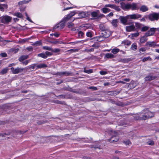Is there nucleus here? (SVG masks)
<instances>
[{"instance_id": "29", "label": "nucleus", "mask_w": 159, "mask_h": 159, "mask_svg": "<svg viewBox=\"0 0 159 159\" xmlns=\"http://www.w3.org/2000/svg\"><path fill=\"white\" fill-rule=\"evenodd\" d=\"M43 48L44 49L50 51H52V48L48 47V46H43Z\"/></svg>"}, {"instance_id": "54", "label": "nucleus", "mask_w": 159, "mask_h": 159, "mask_svg": "<svg viewBox=\"0 0 159 159\" xmlns=\"http://www.w3.org/2000/svg\"><path fill=\"white\" fill-rule=\"evenodd\" d=\"M0 55L3 57H6L7 56V54L5 53H1Z\"/></svg>"}, {"instance_id": "27", "label": "nucleus", "mask_w": 159, "mask_h": 159, "mask_svg": "<svg viewBox=\"0 0 159 159\" xmlns=\"http://www.w3.org/2000/svg\"><path fill=\"white\" fill-rule=\"evenodd\" d=\"M14 16H16L20 18H22L23 16L19 12L15 13L14 14Z\"/></svg>"}, {"instance_id": "15", "label": "nucleus", "mask_w": 159, "mask_h": 159, "mask_svg": "<svg viewBox=\"0 0 159 159\" xmlns=\"http://www.w3.org/2000/svg\"><path fill=\"white\" fill-rule=\"evenodd\" d=\"M147 37L145 35L142 37H141L140 39V42L143 43H145L148 40Z\"/></svg>"}, {"instance_id": "21", "label": "nucleus", "mask_w": 159, "mask_h": 159, "mask_svg": "<svg viewBox=\"0 0 159 159\" xmlns=\"http://www.w3.org/2000/svg\"><path fill=\"white\" fill-rule=\"evenodd\" d=\"M28 58V56L27 55L22 56L19 58V60L20 61H22Z\"/></svg>"}, {"instance_id": "61", "label": "nucleus", "mask_w": 159, "mask_h": 159, "mask_svg": "<svg viewBox=\"0 0 159 159\" xmlns=\"http://www.w3.org/2000/svg\"><path fill=\"white\" fill-rule=\"evenodd\" d=\"M27 49L30 51H31L32 49V48L31 47H28L27 48Z\"/></svg>"}, {"instance_id": "51", "label": "nucleus", "mask_w": 159, "mask_h": 159, "mask_svg": "<svg viewBox=\"0 0 159 159\" xmlns=\"http://www.w3.org/2000/svg\"><path fill=\"white\" fill-rule=\"evenodd\" d=\"M50 35L51 36H53V35L55 36L56 37H57L59 36V34L57 33H54V34H50Z\"/></svg>"}, {"instance_id": "63", "label": "nucleus", "mask_w": 159, "mask_h": 159, "mask_svg": "<svg viewBox=\"0 0 159 159\" xmlns=\"http://www.w3.org/2000/svg\"><path fill=\"white\" fill-rule=\"evenodd\" d=\"M124 80L126 82H129L130 81L129 79H124Z\"/></svg>"}, {"instance_id": "50", "label": "nucleus", "mask_w": 159, "mask_h": 159, "mask_svg": "<svg viewBox=\"0 0 159 159\" xmlns=\"http://www.w3.org/2000/svg\"><path fill=\"white\" fill-rule=\"evenodd\" d=\"M74 26V25L73 23H70L68 26V27L69 28H72Z\"/></svg>"}, {"instance_id": "19", "label": "nucleus", "mask_w": 159, "mask_h": 159, "mask_svg": "<svg viewBox=\"0 0 159 159\" xmlns=\"http://www.w3.org/2000/svg\"><path fill=\"white\" fill-rule=\"evenodd\" d=\"M148 10V8L145 5L142 6L140 8V10L143 12H145Z\"/></svg>"}, {"instance_id": "20", "label": "nucleus", "mask_w": 159, "mask_h": 159, "mask_svg": "<svg viewBox=\"0 0 159 159\" xmlns=\"http://www.w3.org/2000/svg\"><path fill=\"white\" fill-rule=\"evenodd\" d=\"M31 0H24L23 1H21L18 2V5H20L23 4L27 3Z\"/></svg>"}, {"instance_id": "56", "label": "nucleus", "mask_w": 159, "mask_h": 159, "mask_svg": "<svg viewBox=\"0 0 159 159\" xmlns=\"http://www.w3.org/2000/svg\"><path fill=\"white\" fill-rule=\"evenodd\" d=\"M33 64L34 66V68H35V69H39V68H38V64Z\"/></svg>"}, {"instance_id": "38", "label": "nucleus", "mask_w": 159, "mask_h": 159, "mask_svg": "<svg viewBox=\"0 0 159 159\" xmlns=\"http://www.w3.org/2000/svg\"><path fill=\"white\" fill-rule=\"evenodd\" d=\"M105 6L106 7H111V8H115V6L111 4H106L105 5Z\"/></svg>"}, {"instance_id": "26", "label": "nucleus", "mask_w": 159, "mask_h": 159, "mask_svg": "<svg viewBox=\"0 0 159 159\" xmlns=\"http://www.w3.org/2000/svg\"><path fill=\"white\" fill-rule=\"evenodd\" d=\"M120 51V49L118 48H113L111 52L113 54H116L118 52H119Z\"/></svg>"}, {"instance_id": "23", "label": "nucleus", "mask_w": 159, "mask_h": 159, "mask_svg": "<svg viewBox=\"0 0 159 159\" xmlns=\"http://www.w3.org/2000/svg\"><path fill=\"white\" fill-rule=\"evenodd\" d=\"M149 28V27L148 26H144L143 27H142L141 31L143 32H144L148 30Z\"/></svg>"}, {"instance_id": "40", "label": "nucleus", "mask_w": 159, "mask_h": 159, "mask_svg": "<svg viewBox=\"0 0 159 159\" xmlns=\"http://www.w3.org/2000/svg\"><path fill=\"white\" fill-rule=\"evenodd\" d=\"M7 70L8 69L7 68L4 69L2 70L1 73L2 74H5L7 72Z\"/></svg>"}, {"instance_id": "35", "label": "nucleus", "mask_w": 159, "mask_h": 159, "mask_svg": "<svg viewBox=\"0 0 159 159\" xmlns=\"http://www.w3.org/2000/svg\"><path fill=\"white\" fill-rule=\"evenodd\" d=\"M84 35V33L81 31H80L78 33V35L80 38H81L83 37Z\"/></svg>"}, {"instance_id": "42", "label": "nucleus", "mask_w": 159, "mask_h": 159, "mask_svg": "<svg viewBox=\"0 0 159 159\" xmlns=\"http://www.w3.org/2000/svg\"><path fill=\"white\" fill-rule=\"evenodd\" d=\"M86 36L88 37H92V34L90 32H88L86 33Z\"/></svg>"}, {"instance_id": "31", "label": "nucleus", "mask_w": 159, "mask_h": 159, "mask_svg": "<svg viewBox=\"0 0 159 159\" xmlns=\"http://www.w3.org/2000/svg\"><path fill=\"white\" fill-rule=\"evenodd\" d=\"M137 46L135 44H133L131 47V49L133 50H136L137 49Z\"/></svg>"}, {"instance_id": "32", "label": "nucleus", "mask_w": 159, "mask_h": 159, "mask_svg": "<svg viewBox=\"0 0 159 159\" xmlns=\"http://www.w3.org/2000/svg\"><path fill=\"white\" fill-rule=\"evenodd\" d=\"M10 41L4 40L0 36V42H2L4 45L6 44L7 42H9Z\"/></svg>"}, {"instance_id": "37", "label": "nucleus", "mask_w": 159, "mask_h": 159, "mask_svg": "<svg viewBox=\"0 0 159 159\" xmlns=\"http://www.w3.org/2000/svg\"><path fill=\"white\" fill-rule=\"evenodd\" d=\"M28 69L30 70H33L34 69H35L34 68V65L33 64L29 66L28 67Z\"/></svg>"}, {"instance_id": "62", "label": "nucleus", "mask_w": 159, "mask_h": 159, "mask_svg": "<svg viewBox=\"0 0 159 159\" xmlns=\"http://www.w3.org/2000/svg\"><path fill=\"white\" fill-rule=\"evenodd\" d=\"M141 21L145 22L146 21L145 19L144 18H142L140 20Z\"/></svg>"}, {"instance_id": "48", "label": "nucleus", "mask_w": 159, "mask_h": 159, "mask_svg": "<svg viewBox=\"0 0 159 159\" xmlns=\"http://www.w3.org/2000/svg\"><path fill=\"white\" fill-rule=\"evenodd\" d=\"M89 88L90 89H93L94 90H97V88L96 87L91 86L89 87Z\"/></svg>"}, {"instance_id": "44", "label": "nucleus", "mask_w": 159, "mask_h": 159, "mask_svg": "<svg viewBox=\"0 0 159 159\" xmlns=\"http://www.w3.org/2000/svg\"><path fill=\"white\" fill-rule=\"evenodd\" d=\"M123 143L126 145H129L131 143V142L129 140H127L126 141H124Z\"/></svg>"}, {"instance_id": "9", "label": "nucleus", "mask_w": 159, "mask_h": 159, "mask_svg": "<svg viewBox=\"0 0 159 159\" xmlns=\"http://www.w3.org/2000/svg\"><path fill=\"white\" fill-rule=\"evenodd\" d=\"M119 19L123 24L126 25L127 20L129 19L128 15L125 17L120 16Z\"/></svg>"}, {"instance_id": "64", "label": "nucleus", "mask_w": 159, "mask_h": 159, "mask_svg": "<svg viewBox=\"0 0 159 159\" xmlns=\"http://www.w3.org/2000/svg\"><path fill=\"white\" fill-rule=\"evenodd\" d=\"M114 8L117 10H119L120 9V8L118 7H116V6H115V7Z\"/></svg>"}, {"instance_id": "43", "label": "nucleus", "mask_w": 159, "mask_h": 159, "mask_svg": "<svg viewBox=\"0 0 159 159\" xmlns=\"http://www.w3.org/2000/svg\"><path fill=\"white\" fill-rule=\"evenodd\" d=\"M78 49H71L68 50V51L70 52H78Z\"/></svg>"}, {"instance_id": "59", "label": "nucleus", "mask_w": 159, "mask_h": 159, "mask_svg": "<svg viewBox=\"0 0 159 159\" xmlns=\"http://www.w3.org/2000/svg\"><path fill=\"white\" fill-rule=\"evenodd\" d=\"M71 8H72V7H67L66 8H64L63 10L64 11H65V10H68V9H70Z\"/></svg>"}, {"instance_id": "13", "label": "nucleus", "mask_w": 159, "mask_h": 159, "mask_svg": "<svg viewBox=\"0 0 159 159\" xmlns=\"http://www.w3.org/2000/svg\"><path fill=\"white\" fill-rule=\"evenodd\" d=\"M71 73L67 71H64V72H58L57 73V75L62 76V75H65V76H69L71 74Z\"/></svg>"}, {"instance_id": "57", "label": "nucleus", "mask_w": 159, "mask_h": 159, "mask_svg": "<svg viewBox=\"0 0 159 159\" xmlns=\"http://www.w3.org/2000/svg\"><path fill=\"white\" fill-rule=\"evenodd\" d=\"M45 53L46 55L51 56L52 55L50 52L47 51Z\"/></svg>"}, {"instance_id": "60", "label": "nucleus", "mask_w": 159, "mask_h": 159, "mask_svg": "<svg viewBox=\"0 0 159 159\" xmlns=\"http://www.w3.org/2000/svg\"><path fill=\"white\" fill-rule=\"evenodd\" d=\"M113 15V13L110 12L109 14L107 15L109 16H112Z\"/></svg>"}, {"instance_id": "14", "label": "nucleus", "mask_w": 159, "mask_h": 159, "mask_svg": "<svg viewBox=\"0 0 159 159\" xmlns=\"http://www.w3.org/2000/svg\"><path fill=\"white\" fill-rule=\"evenodd\" d=\"M135 27L134 25H131L129 26H126V30L128 32H131L133 31L135 29Z\"/></svg>"}, {"instance_id": "58", "label": "nucleus", "mask_w": 159, "mask_h": 159, "mask_svg": "<svg viewBox=\"0 0 159 159\" xmlns=\"http://www.w3.org/2000/svg\"><path fill=\"white\" fill-rule=\"evenodd\" d=\"M110 84V83L109 82H106V83H105L103 84V85L104 86H105L109 85Z\"/></svg>"}, {"instance_id": "4", "label": "nucleus", "mask_w": 159, "mask_h": 159, "mask_svg": "<svg viewBox=\"0 0 159 159\" xmlns=\"http://www.w3.org/2000/svg\"><path fill=\"white\" fill-rule=\"evenodd\" d=\"M148 19L152 21L157 20L159 18V14L153 12L150 14L148 15Z\"/></svg>"}, {"instance_id": "55", "label": "nucleus", "mask_w": 159, "mask_h": 159, "mask_svg": "<svg viewBox=\"0 0 159 159\" xmlns=\"http://www.w3.org/2000/svg\"><path fill=\"white\" fill-rule=\"evenodd\" d=\"M146 51V49L145 48H141L140 49L139 51L140 52H144Z\"/></svg>"}, {"instance_id": "22", "label": "nucleus", "mask_w": 159, "mask_h": 159, "mask_svg": "<svg viewBox=\"0 0 159 159\" xmlns=\"http://www.w3.org/2000/svg\"><path fill=\"white\" fill-rule=\"evenodd\" d=\"M38 66L39 69L47 67V66L45 64H38Z\"/></svg>"}, {"instance_id": "8", "label": "nucleus", "mask_w": 159, "mask_h": 159, "mask_svg": "<svg viewBox=\"0 0 159 159\" xmlns=\"http://www.w3.org/2000/svg\"><path fill=\"white\" fill-rule=\"evenodd\" d=\"M157 28H152L150 30L147 31L145 34V35L147 36H152L154 35L155 30H157Z\"/></svg>"}, {"instance_id": "30", "label": "nucleus", "mask_w": 159, "mask_h": 159, "mask_svg": "<svg viewBox=\"0 0 159 159\" xmlns=\"http://www.w3.org/2000/svg\"><path fill=\"white\" fill-rule=\"evenodd\" d=\"M38 56L43 58H46L47 57V56L44 53L39 54Z\"/></svg>"}, {"instance_id": "41", "label": "nucleus", "mask_w": 159, "mask_h": 159, "mask_svg": "<svg viewBox=\"0 0 159 159\" xmlns=\"http://www.w3.org/2000/svg\"><path fill=\"white\" fill-rule=\"evenodd\" d=\"M60 50V49L59 48H55V49H52V52H59Z\"/></svg>"}, {"instance_id": "10", "label": "nucleus", "mask_w": 159, "mask_h": 159, "mask_svg": "<svg viewBox=\"0 0 159 159\" xmlns=\"http://www.w3.org/2000/svg\"><path fill=\"white\" fill-rule=\"evenodd\" d=\"M145 45L149 47H152L153 48L155 47H158L159 46V44H157L154 41H148L146 43Z\"/></svg>"}, {"instance_id": "6", "label": "nucleus", "mask_w": 159, "mask_h": 159, "mask_svg": "<svg viewBox=\"0 0 159 159\" xmlns=\"http://www.w3.org/2000/svg\"><path fill=\"white\" fill-rule=\"evenodd\" d=\"M112 136L111 137V138L109 140L110 142L112 143L113 142H116L119 139V137L117 136V133L116 131L112 132Z\"/></svg>"}, {"instance_id": "52", "label": "nucleus", "mask_w": 159, "mask_h": 159, "mask_svg": "<svg viewBox=\"0 0 159 159\" xmlns=\"http://www.w3.org/2000/svg\"><path fill=\"white\" fill-rule=\"evenodd\" d=\"M148 143L149 145H152L154 144V142L152 141H149L148 142Z\"/></svg>"}, {"instance_id": "16", "label": "nucleus", "mask_w": 159, "mask_h": 159, "mask_svg": "<svg viewBox=\"0 0 159 159\" xmlns=\"http://www.w3.org/2000/svg\"><path fill=\"white\" fill-rule=\"evenodd\" d=\"M8 7V6L6 4H1L0 3V11H3L4 8L7 9Z\"/></svg>"}, {"instance_id": "45", "label": "nucleus", "mask_w": 159, "mask_h": 159, "mask_svg": "<svg viewBox=\"0 0 159 159\" xmlns=\"http://www.w3.org/2000/svg\"><path fill=\"white\" fill-rule=\"evenodd\" d=\"M100 73L101 75H104L107 74V73L106 71H100Z\"/></svg>"}, {"instance_id": "53", "label": "nucleus", "mask_w": 159, "mask_h": 159, "mask_svg": "<svg viewBox=\"0 0 159 159\" xmlns=\"http://www.w3.org/2000/svg\"><path fill=\"white\" fill-rule=\"evenodd\" d=\"M141 25L139 23H135V26H136V27L138 28H140L141 27Z\"/></svg>"}, {"instance_id": "46", "label": "nucleus", "mask_w": 159, "mask_h": 159, "mask_svg": "<svg viewBox=\"0 0 159 159\" xmlns=\"http://www.w3.org/2000/svg\"><path fill=\"white\" fill-rule=\"evenodd\" d=\"M40 44H41L40 42V41H37V42H35L34 43V46H38V45H40Z\"/></svg>"}, {"instance_id": "49", "label": "nucleus", "mask_w": 159, "mask_h": 159, "mask_svg": "<svg viewBox=\"0 0 159 159\" xmlns=\"http://www.w3.org/2000/svg\"><path fill=\"white\" fill-rule=\"evenodd\" d=\"M139 33H135L132 34V37H137L139 35Z\"/></svg>"}, {"instance_id": "36", "label": "nucleus", "mask_w": 159, "mask_h": 159, "mask_svg": "<svg viewBox=\"0 0 159 159\" xmlns=\"http://www.w3.org/2000/svg\"><path fill=\"white\" fill-rule=\"evenodd\" d=\"M25 16L26 17V20L31 23H33V21L31 20V19L29 17V16H28L27 13L25 12Z\"/></svg>"}, {"instance_id": "7", "label": "nucleus", "mask_w": 159, "mask_h": 159, "mask_svg": "<svg viewBox=\"0 0 159 159\" xmlns=\"http://www.w3.org/2000/svg\"><path fill=\"white\" fill-rule=\"evenodd\" d=\"M12 73L14 74H17L22 72L24 69L22 68L17 67L16 68L12 67L11 68Z\"/></svg>"}, {"instance_id": "2", "label": "nucleus", "mask_w": 159, "mask_h": 159, "mask_svg": "<svg viewBox=\"0 0 159 159\" xmlns=\"http://www.w3.org/2000/svg\"><path fill=\"white\" fill-rule=\"evenodd\" d=\"M154 116V113L147 110H146L143 112L138 118H135L136 120H145L147 119L153 117Z\"/></svg>"}, {"instance_id": "25", "label": "nucleus", "mask_w": 159, "mask_h": 159, "mask_svg": "<svg viewBox=\"0 0 159 159\" xmlns=\"http://www.w3.org/2000/svg\"><path fill=\"white\" fill-rule=\"evenodd\" d=\"M105 56L107 58H111L114 57V55L110 53H107L105 55Z\"/></svg>"}, {"instance_id": "39", "label": "nucleus", "mask_w": 159, "mask_h": 159, "mask_svg": "<svg viewBox=\"0 0 159 159\" xmlns=\"http://www.w3.org/2000/svg\"><path fill=\"white\" fill-rule=\"evenodd\" d=\"M91 15L93 17H96L98 16V14L97 12L94 11L92 13Z\"/></svg>"}, {"instance_id": "34", "label": "nucleus", "mask_w": 159, "mask_h": 159, "mask_svg": "<svg viewBox=\"0 0 159 159\" xmlns=\"http://www.w3.org/2000/svg\"><path fill=\"white\" fill-rule=\"evenodd\" d=\"M84 72L88 74L91 73L93 72V70L92 69L86 70L85 69L84 70Z\"/></svg>"}, {"instance_id": "47", "label": "nucleus", "mask_w": 159, "mask_h": 159, "mask_svg": "<svg viewBox=\"0 0 159 159\" xmlns=\"http://www.w3.org/2000/svg\"><path fill=\"white\" fill-rule=\"evenodd\" d=\"M29 61H30L29 60H26L25 61H23L22 63L23 64V65H26L29 62Z\"/></svg>"}, {"instance_id": "11", "label": "nucleus", "mask_w": 159, "mask_h": 159, "mask_svg": "<svg viewBox=\"0 0 159 159\" xmlns=\"http://www.w3.org/2000/svg\"><path fill=\"white\" fill-rule=\"evenodd\" d=\"M129 17V19H137L141 17V15L140 14H133L132 15H128Z\"/></svg>"}, {"instance_id": "1", "label": "nucleus", "mask_w": 159, "mask_h": 159, "mask_svg": "<svg viewBox=\"0 0 159 159\" xmlns=\"http://www.w3.org/2000/svg\"><path fill=\"white\" fill-rule=\"evenodd\" d=\"M121 8L125 10L131 9L132 10H135L139 8V7L137 3H133L131 4H125L124 3H121Z\"/></svg>"}, {"instance_id": "12", "label": "nucleus", "mask_w": 159, "mask_h": 159, "mask_svg": "<svg viewBox=\"0 0 159 159\" xmlns=\"http://www.w3.org/2000/svg\"><path fill=\"white\" fill-rule=\"evenodd\" d=\"M65 22H61L58 24L57 25L54 27V29H56L57 28H58L59 29H63L65 26Z\"/></svg>"}, {"instance_id": "18", "label": "nucleus", "mask_w": 159, "mask_h": 159, "mask_svg": "<svg viewBox=\"0 0 159 159\" xmlns=\"http://www.w3.org/2000/svg\"><path fill=\"white\" fill-rule=\"evenodd\" d=\"M118 22L117 19H114L112 20L111 22V24L113 26L115 27H116L117 26V23Z\"/></svg>"}, {"instance_id": "17", "label": "nucleus", "mask_w": 159, "mask_h": 159, "mask_svg": "<svg viewBox=\"0 0 159 159\" xmlns=\"http://www.w3.org/2000/svg\"><path fill=\"white\" fill-rule=\"evenodd\" d=\"M156 77L152 75H149L145 78L146 81H151L154 80Z\"/></svg>"}, {"instance_id": "3", "label": "nucleus", "mask_w": 159, "mask_h": 159, "mask_svg": "<svg viewBox=\"0 0 159 159\" xmlns=\"http://www.w3.org/2000/svg\"><path fill=\"white\" fill-rule=\"evenodd\" d=\"M75 13V11H72L70 12L69 15H68L66 17H65L63 19V21L65 22H67L69 21V23L73 21L74 19H73L71 17L74 16Z\"/></svg>"}, {"instance_id": "24", "label": "nucleus", "mask_w": 159, "mask_h": 159, "mask_svg": "<svg viewBox=\"0 0 159 159\" xmlns=\"http://www.w3.org/2000/svg\"><path fill=\"white\" fill-rule=\"evenodd\" d=\"M79 16L80 18H83L85 17L86 16V14L85 12H82L79 13Z\"/></svg>"}, {"instance_id": "5", "label": "nucleus", "mask_w": 159, "mask_h": 159, "mask_svg": "<svg viewBox=\"0 0 159 159\" xmlns=\"http://www.w3.org/2000/svg\"><path fill=\"white\" fill-rule=\"evenodd\" d=\"M1 22L2 23L6 24L10 22L12 18L10 16L5 15L1 17Z\"/></svg>"}, {"instance_id": "33", "label": "nucleus", "mask_w": 159, "mask_h": 159, "mask_svg": "<svg viewBox=\"0 0 159 159\" xmlns=\"http://www.w3.org/2000/svg\"><path fill=\"white\" fill-rule=\"evenodd\" d=\"M151 60V58H150V57H144L142 60V61L143 62H145L146 61L149 60L150 61Z\"/></svg>"}, {"instance_id": "28", "label": "nucleus", "mask_w": 159, "mask_h": 159, "mask_svg": "<svg viewBox=\"0 0 159 159\" xmlns=\"http://www.w3.org/2000/svg\"><path fill=\"white\" fill-rule=\"evenodd\" d=\"M102 12L104 13H107L110 11V9L107 8H104L102 9Z\"/></svg>"}]
</instances>
